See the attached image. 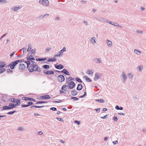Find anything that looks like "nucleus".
I'll return each instance as SVG.
<instances>
[{"label":"nucleus","instance_id":"1","mask_svg":"<svg viewBox=\"0 0 146 146\" xmlns=\"http://www.w3.org/2000/svg\"><path fill=\"white\" fill-rule=\"evenodd\" d=\"M29 70L30 72H33L35 71L40 72L41 70L40 68L38 67L37 65L30 66L29 67Z\"/></svg>","mask_w":146,"mask_h":146},{"label":"nucleus","instance_id":"2","mask_svg":"<svg viewBox=\"0 0 146 146\" xmlns=\"http://www.w3.org/2000/svg\"><path fill=\"white\" fill-rule=\"evenodd\" d=\"M20 62L19 60H17L15 61H14L13 62H11L10 64L9 65V66H10V68L11 69H13L15 66L18 64V62Z\"/></svg>","mask_w":146,"mask_h":146},{"label":"nucleus","instance_id":"3","mask_svg":"<svg viewBox=\"0 0 146 146\" xmlns=\"http://www.w3.org/2000/svg\"><path fill=\"white\" fill-rule=\"evenodd\" d=\"M39 4L45 7H47L49 5V2L48 0H39Z\"/></svg>","mask_w":146,"mask_h":146},{"label":"nucleus","instance_id":"4","mask_svg":"<svg viewBox=\"0 0 146 146\" xmlns=\"http://www.w3.org/2000/svg\"><path fill=\"white\" fill-rule=\"evenodd\" d=\"M121 76L122 77L121 79H123V83H125L127 79V75L123 71L122 72V74L121 75Z\"/></svg>","mask_w":146,"mask_h":146},{"label":"nucleus","instance_id":"5","mask_svg":"<svg viewBox=\"0 0 146 146\" xmlns=\"http://www.w3.org/2000/svg\"><path fill=\"white\" fill-rule=\"evenodd\" d=\"M65 80V78L64 76L62 75H59L58 77V80L60 82H63Z\"/></svg>","mask_w":146,"mask_h":146},{"label":"nucleus","instance_id":"6","mask_svg":"<svg viewBox=\"0 0 146 146\" xmlns=\"http://www.w3.org/2000/svg\"><path fill=\"white\" fill-rule=\"evenodd\" d=\"M69 84V88L70 89L73 88L75 87L76 84L75 83L71 81L69 83H68Z\"/></svg>","mask_w":146,"mask_h":146},{"label":"nucleus","instance_id":"7","mask_svg":"<svg viewBox=\"0 0 146 146\" xmlns=\"http://www.w3.org/2000/svg\"><path fill=\"white\" fill-rule=\"evenodd\" d=\"M94 62L97 64H100L102 62V59L101 58H95L94 59Z\"/></svg>","mask_w":146,"mask_h":146},{"label":"nucleus","instance_id":"8","mask_svg":"<svg viewBox=\"0 0 146 146\" xmlns=\"http://www.w3.org/2000/svg\"><path fill=\"white\" fill-rule=\"evenodd\" d=\"M51 98L50 96L48 95H45L40 97V98L42 99H49Z\"/></svg>","mask_w":146,"mask_h":146},{"label":"nucleus","instance_id":"9","mask_svg":"<svg viewBox=\"0 0 146 146\" xmlns=\"http://www.w3.org/2000/svg\"><path fill=\"white\" fill-rule=\"evenodd\" d=\"M95 75V76L94 78V80L95 81H96L100 78L101 77V75L99 73H96Z\"/></svg>","mask_w":146,"mask_h":146},{"label":"nucleus","instance_id":"10","mask_svg":"<svg viewBox=\"0 0 146 146\" xmlns=\"http://www.w3.org/2000/svg\"><path fill=\"white\" fill-rule=\"evenodd\" d=\"M55 67L58 69H61L63 68L64 66L61 64L58 65L55 64Z\"/></svg>","mask_w":146,"mask_h":146},{"label":"nucleus","instance_id":"11","mask_svg":"<svg viewBox=\"0 0 146 146\" xmlns=\"http://www.w3.org/2000/svg\"><path fill=\"white\" fill-rule=\"evenodd\" d=\"M94 18L97 20L101 22H105V19L104 18L102 17H94Z\"/></svg>","mask_w":146,"mask_h":146},{"label":"nucleus","instance_id":"12","mask_svg":"<svg viewBox=\"0 0 146 146\" xmlns=\"http://www.w3.org/2000/svg\"><path fill=\"white\" fill-rule=\"evenodd\" d=\"M25 66L24 64H21L19 65V69L20 70L21 69L23 70L25 69Z\"/></svg>","mask_w":146,"mask_h":146},{"label":"nucleus","instance_id":"13","mask_svg":"<svg viewBox=\"0 0 146 146\" xmlns=\"http://www.w3.org/2000/svg\"><path fill=\"white\" fill-rule=\"evenodd\" d=\"M106 43L108 46L111 47L112 46V42L110 40L107 39L106 40Z\"/></svg>","mask_w":146,"mask_h":146},{"label":"nucleus","instance_id":"14","mask_svg":"<svg viewBox=\"0 0 146 146\" xmlns=\"http://www.w3.org/2000/svg\"><path fill=\"white\" fill-rule=\"evenodd\" d=\"M94 71L92 70H87L86 73L91 76H92L93 74Z\"/></svg>","mask_w":146,"mask_h":146},{"label":"nucleus","instance_id":"15","mask_svg":"<svg viewBox=\"0 0 146 146\" xmlns=\"http://www.w3.org/2000/svg\"><path fill=\"white\" fill-rule=\"evenodd\" d=\"M96 38L95 37H93L90 39V41L92 44L94 45L96 43Z\"/></svg>","mask_w":146,"mask_h":146},{"label":"nucleus","instance_id":"16","mask_svg":"<svg viewBox=\"0 0 146 146\" xmlns=\"http://www.w3.org/2000/svg\"><path fill=\"white\" fill-rule=\"evenodd\" d=\"M83 88V86L81 84H78V86L76 89L78 90H82Z\"/></svg>","mask_w":146,"mask_h":146},{"label":"nucleus","instance_id":"17","mask_svg":"<svg viewBox=\"0 0 146 146\" xmlns=\"http://www.w3.org/2000/svg\"><path fill=\"white\" fill-rule=\"evenodd\" d=\"M61 72L62 73H64V74H65L66 75H70L69 72H68L66 69H63V70L61 71Z\"/></svg>","mask_w":146,"mask_h":146},{"label":"nucleus","instance_id":"18","mask_svg":"<svg viewBox=\"0 0 146 146\" xmlns=\"http://www.w3.org/2000/svg\"><path fill=\"white\" fill-rule=\"evenodd\" d=\"M16 105L15 104L10 103L9 104V106L10 107V109H12L14 108L16 106Z\"/></svg>","mask_w":146,"mask_h":146},{"label":"nucleus","instance_id":"19","mask_svg":"<svg viewBox=\"0 0 146 146\" xmlns=\"http://www.w3.org/2000/svg\"><path fill=\"white\" fill-rule=\"evenodd\" d=\"M6 65V63L4 62H0V68L4 67Z\"/></svg>","mask_w":146,"mask_h":146},{"label":"nucleus","instance_id":"20","mask_svg":"<svg viewBox=\"0 0 146 146\" xmlns=\"http://www.w3.org/2000/svg\"><path fill=\"white\" fill-rule=\"evenodd\" d=\"M9 109H10L9 106H5L3 107L2 109H1V110L2 111L4 110H6Z\"/></svg>","mask_w":146,"mask_h":146},{"label":"nucleus","instance_id":"21","mask_svg":"<svg viewBox=\"0 0 146 146\" xmlns=\"http://www.w3.org/2000/svg\"><path fill=\"white\" fill-rule=\"evenodd\" d=\"M78 92L76 90L72 91L71 92V94L74 96H76L78 94Z\"/></svg>","mask_w":146,"mask_h":146},{"label":"nucleus","instance_id":"22","mask_svg":"<svg viewBox=\"0 0 146 146\" xmlns=\"http://www.w3.org/2000/svg\"><path fill=\"white\" fill-rule=\"evenodd\" d=\"M30 53H29L28 54V55L27 57V59L29 61H31L32 59V57H31V55H29Z\"/></svg>","mask_w":146,"mask_h":146},{"label":"nucleus","instance_id":"23","mask_svg":"<svg viewBox=\"0 0 146 146\" xmlns=\"http://www.w3.org/2000/svg\"><path fill=\"white\" fill-rule=\"evenodd\" d=\"M15 103H16L15 104L16 106L19 105L20 104V101L19 99H16V100H15Z\"/></svg>","mask_w":146,"mask_h":146},{"label":"nucleus","instance_id":"24","mask_svg":"<svg viewBox=\"0 0 146 146\" xmlns=\"http://www.w3.org/2000/svg\"><path fill=\"white\" fill-rule=\"evenodd\" d=\"M49 16V14H46L44 15H41L39 16L38 17V18L39 19H42L45 16L48 17Z\"/></svg>","mask_w":146,"mask_h":146},{"label":"nucleus","instance_id":"25","mask_svg":"<svg viewBox=\"0 0 146 146\" xmlns=\"http://www.w3.org/2000/svg\"><path fill=\"white\" fill-rule=\"evenodd\" d=\"M66 50V48L65 47H64L59 52V53L61 54V55H62V54L63 52L65 51Z\"/></svg>","mask_w":146,"mask_h":146},{"label":"nucleus","instance_id":"26","mask_svg":"<svg viewBox=\"0 0 146 146\" xmlns=\"http://www.w3.org/2000/svg\"><path fill=\"white\" fill-rule=\"evenodd\" d=\"M84 78H85L86 81L88 82H91L92 81V80L86 76H84Z\"/></svg>","mask_w":146,"mask_h":146},{"label":"nucleus","instance_id":"27","mask_svg":"<svg viewBox=\"0 0 146 146\" xmlns=\"http://www.w3.org/2000/svg\"><path fill=\"white\" fill-rule=\"evenodd\" d=\"M143 66L142 65H140L137 67V68L138 69L137 70H138L139 71L141 72L143 70Z\"/></svg>","mask_w":146,"mask_h":146},{"label":"nucleus","instance_id":"28","mask_svg":"<svg viewBox=\"0 0 146 146\" xmlns=\"http://www.w3.org/2000/svg\"><path fill=\"white\" fill-rule=\"evenodd\" d=\"M46 58H37L36 59V61H41L43 60H46Z\"/></svg>","mask_w":146,"mask_h":146},{"label":"nucleus","instance_id":"29","mask_svg":"<svg viewBox=\"0 0 146 146\" xmlns=\"http://www.w3.org/2000/svg\"><path fill=\"white\" fill-rule=\"evenodd\" d=\"M32 48V46L31 44H29L28 45V48L27 50V51L29 52Z\"/></svg>","mask_w":146,"mask_h":146},{"label":"nucleus","instance_id":"30","mask_svg":"<svg viewBox=\"0 0 146 146\" xmlns=\"http://www.w3.org/2000/svg\"><path fill=\"white\" fill-rule=\"evenodd\" d=\"M56 61V58H48L47 60V61L48 62H54Z\"/></svg>","mask_w":146,"mask_h":146},{"label":"nucleus","instance_id":"31","mask_svg":"<svg viewBox=\"0 0 146 146\" xmlns=\"http://www.w3.org/2000/svg\"><path fill=\"white\" fill-rule=\"evenodd\" d=\"M42 68L46 69L47 70L49 68L50 66L48 65H44L42 66Z\"/></svg>","mask_w":146,"mask_h":146},{"label":"nucleus","instance_id":"32","mask_svg":"<svg viewBox=\"0 0 146 146\" xmlns=\"http://www.w3.org/2000/svg\"><path fill=\"white\" fill-rule=\"evenodd\" d=\"M44 107V106H31V108H32L33 107L35 108H42L43 107Z\"/></svg>","mask_w":146,"mask_h":146},{"label":"nucleus","instance_id":"33","mask_svg":"<svg viewBox=\"0 0 146 146\" xmlns=\"http://www.w3.org/2000/svg\"><path fill=\"white\" fill-rule=\"evenodd\" d=\"M128 75L129 76V79L132 78L133 76V73H130L128 74Z\"/></svg>","mask_w":146,"mask_h":146},{"label":"nucleus","instance_id":"34","mask_svg":"<svg viewBox=\"0 0 146 146\" xmlns=\"http://www.w3.org/2000/svg\"><path fill=\"white\" fill-rule=\"evenodd\" d=\"M6 70L5 68H0V74L5 72Z\"/></svg>","mask_w":146,"mask_h":146},{"label":"nucleus","instance_id":"35","mask_svg":"<svg viewBox=\"0 0 146 146\" xmlns=\"http://www.w3.org/2000/svg\"><path fill=\"white\" fill-rule=\"evenodd\" d=\"M136 33L139 34H142L143 33V31L139 29H137L136 30Z\"/></svg>","mask_w":146,"mask_h":146},{"label":"nucleus","instance_id":"36","mask_svg":"<svg viewBox=\"0 0 146 146\" xmlns=\"http://www.w3.org/2000/svg\"><path fill=\"white\" fill-rule=\"evenodd\" d=\"M21 7H22L20 6L18 7L15 6V7L14 11H17L19 9L21 8Z\"/></svg>","mask_w":146,"mask_h":146},{"label":"nucleus","instance_id":"37","mask_svg":"<svg viewBox=\"0 0 146 146\" xmlns=\"http://www.w3.org/2000/svg\"><path fill=\"white\" fill-rule=\"evenodd\" d=\"M47 102H44V101H37L36 102V104H42V103H46Z\"/></svg>","mask_w":146,"mask_h":146},{"label":"nucleus","instance_id":"38","mask_svg":"<svg viewBox=\"0 0 146 146\" xmlns=\"http://www.w3.org/2000/svg\"><path fill=\"white\" fill-rule=\"evenodd\" d=\"M15 100H16V99L15 98H11L9 99V101L12 103H15Z\"/></svg>","mask_w":146,"mask_h":146},{"label":"nucleus","instance_id":"39","mask_svg":"<svg viewBox=\"0 0 146 146\" xmlns=\"http://www.w3.org/2000/svg\"><path fill=\"white\" fill-rule=\"evenodd\" d=\"M27 68H28L29 66V65H30V64L32 65L33 64V63L31 64V62L33 63V62H33V61H31V62L29 61H27Z\"/></svg>","mask_w":146,"mask_h":146},{"label":"nucleus","instance_id":"40","mask_svg":"<svg viewBox=\"0 0 146 146\" xmlns=\"http://www.w3.org/2000/svg\"><path fill=\"white\" fill-rule=\"evenodd\" d=\"M135 53L139 55V54L137 53V52H139V54H141V52L140 50L135 49L134 51Z\"/></svg>","mask_w":146,"mask_h":146},{"label":"nucleus","instance_id":"41","mask_svg":"<svg viewBox=\"0 0 146 146\" xmlns=\"http://www.w3.org/2000/svg\"><path fill=\"white\" fill-rule=\"evenodd\" d=\"M75 80L76 81L80 83H82V81L79 78L77 77L75 78Z\"/></svg>","mask_w":146,"mask_h":146},{"label":"nucleus","instance_id":"42","mask_svg":"<svg viewBox=\"0 0 146 146\" xmlns=\"http://www.w3.org/2000/svg\"><path fill=\"white\" fill-rule=\"evenodd\" d=\"M7 3V1L6 0H0V3Z\"/></svg>","mask_w":146,"mask_h":146},{"label":"nucleus","instance_id":"43","mask_svg":"<svg viewBox=\"0 0 146 146\" xmlns=\"http://www.w3.org/2000/svg\"><path fill=\"white\" fill-rule=\"evenodd\" d=\"M24 130V128L22 127H19L17 129V130L18 131H23Z\"/></svg>","mask_w":146,"mask_h":146},{"label":"nucleus","instance_id":"44","mask_svg":"<svg viewBox=\"0 0 146 146\" xmlns=\"http://www.w3.org/2000/svg\"><path fill=\"white\" fill-rule=\"evenodd\" d=\"M96 101H98V102H100L102 103H103L104 102V100L102 99H100L99 100H96Z\"/></svg>","mask_w":146,"mask_h":146},{"label":"nucleus","instance_id":"45","mask_svg":"<svg viewBox=\"0 0 146 146\" xmlns=\"http://www.w3.org/2000/svg\"><path fill=\"white\" fill-rule=\"evenodd\" d=\"M27 99L28 101H32L35 102H36V100L35 99L33 98H28Z\"/></svg>","mask_w":146,"mask_h":146},{"label":"nucleus","instance_id":"46","mask_svg":"<svg viewBox=\"0 0 146 146\" xmlns=\"http://www.w3.org/2000/svg\"><path fill=\"white\" fill-rule=\"evenodd\" d=\"M74 80V78H72L71 77H70L69 78H68V83L69 82L70 80Z\"/></svg>","mask_w":146,"mask_h":146},{"label":"nucleus","instance_id":"47","mask_svg":"<svg viewBox=\"0 0 146 146\" xmlns=\"http://www.w3.org/2000/svg\"><path fill=\"white\" fill-rule=\"evenodd\" d=\"M35 53V49H33L31 51V54H34Z\"/></svg>","mask_w":146,"mask_h":146},{"label":"nucleus","instance_id":"48","mask_svg":"<svg viewBox=\"0 0 146 146\" xmlns=\"http://www.w3.org/2000/svg\"><path fill=\"white\" fill-rule=\"evenodd\" d=\"M44 73L46 74H49L50 71L44 70L43 71Z\"/></svg>","mask_w":146,"mask_h":146},{"label":"nucleus","instance_id":"49","mask_svg":"<svg viewBox=\"0 0 146 146\" xmlns=\"http://www.w3.org/2000/svg\"><path fill=\"white\" fill-rule=\"evenodd\" d=\"M62 56V55H61L60 53L58 54L55 55L54 56V58H55L56 57H60Z\"/></svg>","mask_w":146,"mask_h":146},{"label":"nucleus","instance_id":"50","mask_svg":"<svg viewBox=\"0 0 146 146\" xmlns=\"http://www.w3.org/2000/svg\"><path fill=\"white\" fill-rule=\"evenodd\" d=\"M78 98L76 97H72L71 98V99H73L75 101L78 100Z\"/></svg>","mask_w":146,"mask_h":146},{"label":"nucleus","instance_id":"51","mask_svg":"<svg viewBox=\"0 0 146 146\" xmlns=\"http://www.w3.org/2000/svg\"><path fill=\"white\" fill-rule=\"evenodd\" d=\"M16 111H11L10 112H9L7 113V114H12L15 112Z\"/></svg>","mask_w":146,"mask_h":146},{"label":"nucleus","instance_id":"52","mask_svg":"<svg viewBox=\"0 0 146 146\" xmlns=\"http://www.w3.org/2000/svg\"><path fill=\"white\" fill-rule=\"evenodd\" d=\"M66 87H68V86L67 85H64L63 86L62 88H61V89L62 90H65L64 89V88H66Z\"/></svg>","mask_w":146,"mask_h":146},{"label":"nucleus","instance_id":"53","mask_svg":"<svg viewBox=\"0 0 146 146\" xmlns=\"http://www.w3.org/2000/svg\"><path fill=\"white\" fill-rule=\"evenodd\" d=\"M105 22H106L108 24H111L112 23V22H111V21L109 20H108L106 19H105Z\"/></svg>","mask_w":146,"mask_h":146},{"label":"nucleus","instance_id":"54","mask_svg":"<svg viewBox=\"0 0 146 146\" xmlns=\"http://www.w3.org/2000/svg\"><path fill=\"white\" fill-rule=\"evenodd\" d=\"M113 119L115 121H116L118 120L117 117L115 116L113 117Z\"/></svg>","mask_w":146,"mask_h":146},{"label":"nucleus","instance_id":"55","mask_svg":"<svg viewBox=\"0 0 146 146\" xmlns=\"http://www.w3.org/2000/svg\"><path fill=\"white\" fill-rule=\"evenodd\" d=\"M28 97H23L22 98V99L23 100H24L25 101L27 100L28 101Z\"/></svg>","mask_w":146,"mask_h":146},{"label":"nucleus","instance_id":"56","mask_svg":"<svg viewBox=\"0 0 146 146\" xmlns=\"http://www.w3.org/2000/svg\"><path fill=\"white\" fill-rule=\"evenodd\" d=\"M50 109L51 110H53V111H55L57 109L56 108L54 107H52L50 108Z\"/></svg>","mask_w":146,"mask_h":146},{"label":"nucleus","instance_id":"57","mask_svg":"<svg viewBox=\"0 0 146 146\" xmlns=\"http://www.w3.org/2000/svg\"><path fill=\"white\" fill-rule=\"evenodd\" d=\"M22 50L23 51V54L24 53V52L26 50V49L24 47L21 50Z\"/></svg>","mask_w":146,"mask_h":146},{"label":"nucleus","instance_id":"58","mask_svg":"<svg viewBox=\"0 0 146 146\" xmlns=\"http://www.w3.org/2000/svg\"><path fill=\"white\" fill-rule=\"evenodd\" d=\"M29 106V105H21V107H28Z\"/></svg>","mask_w":146,"mask_h":146},{"label":"nucleus","instance_id":"59","mask_svg":"<svg viewBox=\"0 0 146 146\" xmlns=\"http://www.w3.org/2000/svg\"><path fill=\"white\" fill-rule=\"evenodd\" d=\"M33 102H28V104L29 105V106L30 105H33Z\"/></svg>","mask_w":146,"mask_h":146},{"label":"nucleus","instance_id":"60","mask_svg":"<svg viewBox=\"0 0 146 146\" xmlns=\"http://www.w3.org/2000/svg\"><path fill=\"white\" fill-rule=\"evenodd\" d=\"M7 34V33H5L4 35L2 36L0 38V40H2V38H3V37L6 36Z\"/></svg>","mask_w":146,"mask_h":146},{"label":"nucleus","instance_id":"61","mask_svg":"<svg viewBox=\"0 0 146 146\" xmlns=\"http://www.w3.org/2000/svg\"><path fill=\"white\" fill-rule=\"evenodd\" d=\"M7 71L8 73H9L10 72H13V71L12 70L10 69H7Z\"/></svg>","mask_w":146,"mask_h":146},{"label":"nucleus","instance_id":"62","mask_svg":"<svg viewBox=\"0 0 146 146\" xmlns=\"http://www.w3.org/2000/svg\"><path fill=\"white\" fill-rule=\"evenodd\" d=\"M56 119H57L59 120L60 121H61L63 122V120L62 118H60V117H57Z\"/></svg>","mask_w":146,"mask_h":146},{"label":"nucleus","instance_id":"63","mask_svg":"<svg viewBox=\"0 0 146 146\" xmlns=\"http://www.w3.org/2000/svg\"><path fill=\"white\" fill-rule=\"evenodd\" d=\"M74 122H75V123H77L78 125H79L80 123V121H78L77 120H75L74 121Z\"/></svg>","mask_w":146,"mask_h":146},{"label":"nucleus","instance_id":"64","mask_svg":"<svg viewBox=\"0 0 146 146\" xmlns=\"http://www.w3.org/2000/svg\"><path fill=\"white\" fill-rule=\"evenodd\" d=\"M51 48L50 47L46 48V51L48 52L51 49Z\"/></svg>","mask_w":146,"mask_h":146}]
</instances>
